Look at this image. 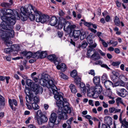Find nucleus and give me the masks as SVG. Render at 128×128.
I'll return each instance as SVG.
<instances>
[{"label": "nucleus", "mask_w": 128, "mask_h": 128, "mask_svg": "<svg viewBox=\"0 0 128 128\" xmlns=\"http://www.w3.org/2000/svg\"><path fill=\"white\" fill-rule=\"evenodd\" d=\"M6 15V9L0 10V16L3 22L0 26L2 28L6 30L3 31L0 30V36L2 39L4 41V43L8 46L12 45V42L10 40V38H12L14 36V31L12 30L13 25L15 23L14 16L12 18H9L4 16Z\"/></svg>", "instance_id": "1"}, {"label": "nucleus", "mask_w": 128, "mask_h": 128, "mask_svg": "<svg viewBox=\"0 0 128 128\" xmlns=\"http://www.w3.org/2000/svg\"><path fill=\"white\" fill-rule=\"evenodd\" d=\"M66 19L61 18L58 22L57 28L61 29L64 26V30L68 34H70L72 31L76 27L75 24H71L70 22L67 21L66 19H70V18L69 16L66 17Z\"/></svg>", "instance_id": "2"}, {"label": "nucleus", "mask_w": 128, "mask_h": 128, "mask_svg": "<svg viewBox=\"0 0 128 128\" xmlns=\"http://www.w3.org/2000/svg\"><path fill=\"white\" fill-rule=\"evenodd\" d=\"M52 89L53 92V93L54 94V98L57 101L56 102V105L59 108L60 107H62L64 106L63 102H64L65 104L68 103V102L66 98H64L63 95V94L61 92H58L57 91V88L56 87V88H53Z\"/></svg>", "instance_id": "3"}, {"label": "nucleus", "mask_w": 128, "mask_h": 128, "mask_svg": "<svg viewBox=\"0 0 128 128\" xmlns=\"http://www.w3.org/2000/svg\"><path fill=\"white\" fill-rule=\"evenodd\" d=\"M31 89L32 91L31 92L30 89L28 88H26L25 89V92L28 96H30L31 97H33L34 96V94L36 95L38 93L42 94L43 91L42 87L38 84H33Z\"/></svg>", "instance_id": "4"}, {"label": "nucleus", "mask_w": 128, "mask_h": 128, "mask_svg": "<svg viewBox=\"0 0 128 128\" xmlns=\"http://www.w3.org/2000/svg\"><path fill=\"white\" fill-rule=\"evenodd\" d=\"M39 82L42 86H47L48 87L51 89L53 88H56V86L55 85L56 82L54 79L50 80L48 81L42 78L40 79ZM53 88L54 89V88Z\"/></svg>", "instance_id": "5"}, {"label": "nucleus", "mask_w": 128, "mask_h": 128, "mask_svg": "<svg viewBox=\"0 0 128 128\" xmlns=\"http://www.w3.org/2000/svg\"><path fill=\"white\" fill-rule=\"evenodd\" d=\"M24 12H25L27 14L32 13L33 12L34 13L35 12H36L37 10L36 8L33 6L31 4L26 6H25V8H24Z\"/></svg>", "instance_id": "6"}, {"label": "nucleus", "mask_w": 128, "mask_h": 128, "mask_svg": "<svg viewBox=\"0 0 128 128\" xmlns=\"http://www.w3.org/2000/svg\"><path fill=\"white\" fill-rule=\"evenodd\" d=\"M47 55L46 51L40 52L38 51L34 53L33 55V57L35 58H42L46 57Z\"/></svg>", "instance_id": "7"}, {"label": "nucleus", "mask_w": 128, "mask_h": 128, "mask_svg": "<svg viewBox=\"0 0 128 128\" xmlns=\"http://www.w3.org/2000/svg\"><path fill=\"white\" fill-rule=\"evenodd\" d=\"M116 93L118 96L123 98L125 97L128 95V92L127 90L123 88L117 89Z\"/></svg>", "instance_id": "8"}, {"label": "nucleus", "mask_w": 128, "mask_h": 128, "mask_svg": "<svg viewBox=\"0 0 128 128\" xmlns=\"http://www.w3.org/2000/svg\"><path fill=\"white\" fill-rule=\"evenodd\" d=\"M6 15H11L12 16L10 18H12L13 16H14L16 21V18H15L14 16H17L18 17H19V14L17 11L14 10H12L11 9H6Z\"/></svg>", "instance_id": "9"}, {"label": "nucleus", "mask_w": 128, "mask_h": 128, "mask_svg": "<svg viewBox=\"0 0 128 128\" xmlns=\"http://www.w3.org/2000/svg\"><path fill=\"white\" fill-rule=\"evenodd\" d=\"M86 90L88 92V95L89 96H93L95 94L94 87L91 86L90 87L89 85L88 84H86Z\"/></svg>", "instance_id": "10"}, {"label": "nucleus", "mask_w": 128, "mask_h": 128, "mask_svg": "<svg viewBox=\"0 0 128 128\" xmlns=\"http://www.w3.org/2000/svg\"><path fill=\"white\" fill-rule=\"evenodd\" d=\"M20 10L21 12L20 13V18L21 20L23 21H24L26 20L28 18V14L27 15L26 14L24 11V8L22 7L20 8Z\"/></svg>", "instance_id": "11"}, {"label": "nucleus", "mask_w": 128, "mask_h": 128, "mask_svg": "<svg viewBox=\"0 0 128 128\" xmlns=\"http://www.w3.org/2000/svg\"><path fill=\"white\" fill-rule=\"evenodd\" d=\"M58 114L59 115L58 118L60 120H66L68 119V116L67 114L64 112H63L62 111H58Z\"/></svg>", "instance_id": "12"}, {"label": "nucleus", "mask_w": 128, "mask_h": 128, "mask_svg": "<svg viewBox=\"0 0 128 128\" xmlns=\"http://www.w3.org/2000/svg\"><path fill=\"white\" fill-rule=\"evenodd\" d=\"M74 29L72 31H73L72 35L73 37L74 40V41H76L79 39V36L81 34V32L80 30L74 31ZM69 34L70 35H71V34Z\"/></svg>", "instance_id": "13"}, {"label": "nucleus", "mask_w": 128, "mask_h": 128, "mask_svg": "<svg viewBox=\"0 0 128 128\" xmlns=\"http://www.w3.org/2000/svg\"><path fill=\"white\" fill-rule=\"evenodd\" d=\"M47 58L51 62H53L56 65L58 64L59 62L57 61V58L55 54H51L47 56Z\"/></svg>", "instance_id": "14"}, {"label": "nucleus", "mask_w": 128, "mask_h": 128, "mask_svg": "<svg viewBox=\"0 0 128 128\" xmlns=\"http://www.w3.org/2000/svg\"><path fill=\"white\" fill-rule=\"evenodd\" d=\"M40 125H41L42 123L47 122L48 120L47 117L44 114L36 120Z\"/></svg>", "instance_id": "15"}, {"label": "nucleus", "mask_w": 128, "mask_h": 128, "mask_svg": "<svg viewBox=\"0 0 128 128\" xmlns=\"http://www.w3.org/2000/svg\"><path fill=\"white\" fill-rule=\"evenodd\" d=\"M35 14L36 18V21L38 22H41V20L42 18V14L41 12L37 10L34 13Z\"/></svg>", "instance_id": "16"}, {"label": "nucleus", "mask_w": 128, "mask_h": 128, "mask_svg": "<svg viewBox=\"0 0 128 128\" xmlns=\"http://www.w3.org/2000/svg\"><path fill=\"white\" fill-rule=\"evenodd\" d=\"M96 44L95 43L92 45L88 46L89 47V49L88 50L86 54L88 57L90 58V56H91L90 55V54H92L91 53L92 51H93L94 50L93 48H95L96 46Z\"/></svg>", "instance_id": "17"}, {"label": "nucleus", "mask_w": 128, "mask_h": 128, "mask_svg": "<svg viewBox=\"0 0 128 128\" xmlns=\"http://www.w3.org/2000/svg\"><path fill=\"white\" fill-rule=\"evenodd\" d=\"M64 104V106L62 107H60V108H60L61 109H62V108H64V110L65 112V113H68L70 114L71 113V108H70L69 106H68V103H66V104H67L65 106L64 104V103H65L64 102H63Z\"/></svg>", "instance_id": "18"}, {"label": "nucleus", "mask_w": 128, "mask_h": 128, "mask_svg": "<svg viewBox=\"0 0 128 128\" xmlns=\"http://www.w3.org/2000/svg\"><path fill=\"white\" fill-rule=\"evenodd\" d=\"M58 20L57 18L55 16L52 17L50 20V24L52 26H55L58 23Z\"/></svg>", "instance_id": "19"}, {"label": "nucleus", "mask_w": 128, "mask_h": 128, "mask_svg": "<svg viewBox=\"0 0 128 128\" xmlns=\"http://www.w3.org/2000/svg\"><path fill=\"white\" fill-rule=\"evenodd\" d=\"M95 93L100 94L102 91V88L99 85H96L94 87Z\"/></svg>", "instance_id": "20"}, {"label": "nucleus", "mask_w": 128, "mask_h": 128, "mask_svg": "<svg viewBox=\"0 0 128 128\" xmlns=\"http://www.w3.org/2000/svg\"><path fill=\"white\" fill-rule=\"evenodd\" d=\"M114 22L115 24L117 26H119L120 25V23L122 26H124L123 23L122 22H120V19L117 16L115 17L114 20Z\"/></svg>", "instance_id": "21"}, {"label": "nucleus", "mask_w": 128, "mask_h": 128, "mask_svg": "<svg viewBox=\"0 0 128 128\" xmlns=\"http://www.w3.org/2000/svg\"><path fill=\"white\" fill-rule=\"evenodd\" d=\"M90 58L91 59L94 60H96L99 59L100 58V56L98 53L95 52L92 55Z\"/></svg>", "instance_id": "22"}, {"label": "nucleus", "mask_w": 128, "mask_h": 128, "mask_svg": "<svg viewBox=\"0 0 128 128\" xmlns=\"http://www.w3.org/2000/svg\"><path fill=\"white\" fill-rule=\"evenodd\" d=\"M119 76V74L118 72L114 71H112V81L115 82L117 80Z\"/></svg>", "instance_id": "23"}, {"label": "nucleus", "mask_w": 128, "mask_h": 128, "mask_svg": "<svg viewBox=\"0 0 128 128\" xmlns=\"http://www.w3.org/2000/svg\"><path fill=\"white\" fill-rule=\"evenodd\" d=\"M56 67L58 70H60L62 72L64 71L66 69V65L64 63H62L59 65H57Z\"/></svg>", "instance_id": "24"}, {"label": "nucleus", "mask_w": 128, "mask_h": 128, "mask_svg": "<svg viewBox=\"0 0 128 128\" xmlns=\"http://www.w3.org/2000/svg\"><path fill=\"white\" fill-rule=\"evenodd\" d=\"M57 117V114L54 112L51 114L50 118V121L56 122Z\"/></svg>", "instance_id": "25"}, {"label": "nucleus", "mask_w": 128, "mask_h": 128, "mask_svg": "<svg viewBox=\"0 0 128 128\" xmlns=\"http://www.w3.org/2000/svg\"><path fill=\"white\" fill-rule=\"evenodd\" d=\"M11 49L12 52H15V53L17 54L18 52L20 50V46L17 44L13 45L12 46Z\"/></svg>", "instance_id": "26"}, {"label": "nucleus", "mask_w": 128, "mask_h": 128, "mask_svg": "<svg viewBox=\"0 0 128 128\" xmlns=\"http://www.w3.org/2000/svg\"><path fill=\"white\" fill-rule=\"evenodd\" d=\"M104 84L106 89L110 90H111L110 88V86H111L112 84V82L109 80H106L104 82Z\"/></svg>", "instance_id": "27"}, {"label": "nucleus", "mask_w": 128, "mask_h": 128, "mask_svg": "<svg viewBox=\"0 0 128 128\" xmlns=\"http://www.w3.org/2000/svg\"><path fill=\"white\" fill-rule=\"evenodd\" d=\"M42 18L41 20V22L44 23L45 22H48L49 20V16H46L44 14H42Z\"/></svg>", "instance_id": "28"}, {"label": "nucleus", "mask_w": 128, "mask_h": 128, "mask_svg": "<svg viewBox=\"0 0 128 128\" xmlns=\"http://www.w3.org/2000/svg\"><path fill=\"white\" fill-rule=\"evenodd\" d=\"M93 81L94 83L96 85H99L100 83V78L98 76L94 77L93 78Z\"/></svg>", "instance_id": "29"}, {"label": "nucleus", "mask_w": 128, "mask_h": 128, "mask_svg": "<svg viewBox=\"0 0 128 128\" xmlns=\"http://www.w3.org/2000/svg\"><path fill=\"white\" fill-rule=\"evenodd\" d=\"M70 88L72 93L75 94L77 92L75 86L73 84H70Z\"/></svg>", "instance_id": "30"}, {"label": "nucleus", "mask_w": 128, "mask_h": 128, "mask_svg": "<svg viewBox=\"0 0 128 128\" xmlns=\"http://www.w3.org/2000/svg\"><path fill=\"white\" fill-rule=\"evenodd\" d=\"M80 87L82 92L84 93H86V86L85 87V84L83 83H80Z\"/></svg>", "instance_id": "31"}, {"label": "nucleus", "mask_w": 128, "mask_h": 128, "mask_svg": "<svg viewBox=\"0 0 128 128\" xmlns=\"http://www.w3.org/2000/svg\"><path fill=\"white\" fill-rule=\"evenodd\" d=\"M105 120L106 121V122L111 125L112 124V118L111 117L109 116H106L104 118Z\"/></svg>", "instance_id": "32"}, {"label": "nucleus", "mask_w": 128, "mask_h": 128, "mask_svg": "<svg viewBox=\"0 0 128 128\" xmlns=\"http://www.w3.org/2000/svg\"><path fill=\"white\" fill-rule=\"evenodd\" d=\"M116 101L118 106L120 104H121L124 105V104L123 102V101L121 98L118 97L116 98Z\"/></svg>", "instance_id": "33"}, {"label": "nucleus", "mask_w": 128, "mask_h": 128, "mask_svg": "<svg viewBox=\"0 0 128 128\" xmlns=\"http://www.w3.org/2000/svg\"><path fill=\"white\" fill-rule=\"evenodd\" d=\"M44 114H43L41 111L40 110H38L36 114V120L38 118H39L43 115Z\"/></svg>", "instance_id": "34"}, {"label": "nucleus", "mask_w": 128, "mask_h": 128, "mask_svg": "<svg viewBox=\"0 0 128 128\" xmlns=\"http://www.w3.org/2000/svg\"><path fill=\"white\" fill-rule=\"evenodd\" d=\"M0 102L2 104V106H4L5 104V101L4 98L0 94Z\"/></svg>", "instance_id": "35"}, {"label": "nucleus", "mask_w": 128, "mask_h": 128, "mask_svg": "<svg viewBox=\"0 0 128 128\" xmlns=\"http://www.w3.org/2000/svg\"><path fill=\"white\" fill-rule=\"evenodd\" d=\"M120 77L121 79V80L122 81L123 80L126 82H128V79L127 77L125 76L124 75H122Z\"/></svg>", "instance_id": "36"}, {"label": "nucleus", "mask_w": 128, "mask_h": 128, "mask_svg": "<svg viewBox=\"0 0 128 128\" xmlns=\"http://www.w3.org/2000/svg\"><path fill=\"white\" fill-rule=\"evenodd\" d=\"M8 102L9 105L12 109L13 110H16L15 108H14L13 106L12 100L11 99H9Z\"/></svg>", "instance_id": "37"}, {"label": "nucleus", "mask_w": 128, "mask_h": 128, "mask_svg": "<svg viewBox=\"0 0 128 128\" xmlns=\"http://www.w3.org/2000/svg\"><path fill=\"white\" fill-rule=\"evenodd\" d=\"M81 80L80 78L79 77L77 76L75 78L74 82L76 84H79L81 83Z\"/></svg>", "instance_id": "38"}, {"label": "nucleus", "mask_w": 128, "mask_h": 128, "mask_svg": "<svg viewBox=\"0 0 128 128\" xmlns=\"http://www.w3.org/2000/svg\"><path fill=\"white\" fill-rule=\"evenodd\" d=\"M28 18L30 19L31 21L34 20L35 19V16L32 13L28 14Z\"/></svg>", "instance_id": "39"}, {"label": "nucleus", "mask_w": 128, "mask_h": 128, "mask_svg": "<svg viewBox=\"0 0 128 128\" xmlns=\"http://www.w3.org/2000/svg\"><path fill=\"white\" fill-rule=\"evenodd\" d=\"M32 106L33 109L34 110H37L39 108V107L38 105L36 103H32Z\"/></svg>", "instance_id": "40"}, {"label": "nucleus", "mask_w": 128, "mask_h": 128, "mask_svg": "<svg viewBox=\"0 0 128 128\" xmlns=\"http://www.w3.org/2000/svg\"><path fill=\"white\" fill-rule=\"evenodd\" d=\"M114 32H116V34L118 35H120L121 34V32L119 31V29L117 27H115L114 28Z\"/></svg>", "instance_id": "41"}, {"label": "nucleus", "mask_w": 128, "mask_h": 128, "mask_svg": "<svg viewBox=\"0 0 128 128\" xmlns=\"http://www.w3.org/2000/svg\"><path fill=\"white\" fill-rule=\"evenodd\" d=\"M81 35L80 36V39L81 40H83L86 37V34L84 32L81 33Z\"/></svg>", "instance_id": "42"}, {"label": "nucleus", "mask_w": 128, "mask_h": 128, "mask_svg": "<svg viewBox=\"0 0 128 128\" xmlns=\"http://www.w3.org/2000/svg\"><path fill=\"white\" fill-rule=\"evenodd\" d=\"M10 5V4L6 2H3L1 4V6L2 7L5 8L9 7Z\"/></svg>", "instance_id": "43"}, {"label": "nucleus", "mask_w": 128, "mask_h": 128, "mask_svg": "<svg viewBox=\"0 0 128 128\" xmlns=\"http://www.w3.org/2000/svg\"><path fill=\"white\" fill-rule=\"evenodd\" d=\"M28 98H27L26 96V99L27 102L29 104H31L32 103L31 101L32 98H33V97H31L30 96H28Z\"/></svg>", "instance_id": "44"}, {"label": "nucleus", "mask_w": 128, "mask_h": 128, "mask_svg": "<svg viewBox=\"0 0 128 128\" xmlns=\"http://www.w3.org/2000/svg\"><path fill=\"white\" fill-rule=\"evenodd\" d=\"M59 75L61 78L63 79H66L68 78L67 76L62 72L60 73Z\"/></svg>", "instance_id": "45"}, {"label": "nucleus", "mask_w": 128, "mask_h": 128, "mask_svg": "<svg viewBox=\"0 0 128 128\" xmlns=\"http://www.w3.org/2000/svg\"><path fill=\"white\" fill-rule=\"evenodd\" d=\"M77 75V74L76 70H73L71 72L70 74L71 76L73 78H74Z\"/></svg>", "instance_id": "46"}, {"label": "nucleus", "mask_w": 128, "mask_h": 128, "mask_svg": "<svg viewBox=\"0 0 128 128\" xmlns=\"http://www.w3.org/2000/svg\"><path fill=\"white\" fill-rule=\"evenodd\" d=\"M4 52L6 54H9L12 52L11 48H8L5 49L4 50Z\"/></svg>", "instance_id": "47"}, {"label": "nucleus", "mask_w": 128, "mask_h": 128, "mask_svg": "<svg viewBox=\"0 0 128 128\" xmlns=\"http://www.w3.org/2000/svg\"><path fill=\"white\" fill-rule=\"evenodd\" d=\"M100 40L102 42V44L104 47L106 48L108 47V44L107 43L105 42L100 37Z\"/></svg>", "instance_id": "48"}, {"label": "nucleus", "mask_w": 128, "mask_h": 128, "mask_svg": "<svg viewBox=\"0 0 128 128\" xmlns=\"http://www.w3.org/2000/svg\"><path fill=\"white\" fill-rule=\"evenodd\" d=\"M88 44L86 41H83L82 42V44H81L82 48H86L88 46Z\"/></svg>", "instance_id": "49"}, {"label": "nucleus", "mask_w": 128, "mask_h": 128, "mask_svg": "<svg viewBox=\"0 0 128 128\" xmlns=\"http://www.w3.org/2000/svg\"><path fill=\"white\" fill-rule=\"evenodd\" d=\"M32 55V53L31 52H28L26 55V58L28 59H29Z\"/></svg>", "instance_id": "50"}, {"label": "nucleus", "mask_w": 128, "mask_h": 128, "mask_svg": "<svg viewBox=\"0 0 128 128\" xmlns=\"http://www.w3.org/2000/svg\"><path fill=\"white\" fill-rule=\"evenodd\" d=\"M55 122H56L50 121V122H48V124L49 127L50 128H53L55 124Z\"/></svg>", "instance_id": "51"}, {"label": "nucleus", "mask_w": 128, "mask_h": 128, "mask_svg": "<svg viewBox=\"0 0 128 128\" xmlns=\"http://www.w3.org/2000/svg\"><path fill=\"white\" fill-rule=\"evenodd\" d=\"M73 117H71L66 122V123L68 125H70L71 124L73 120Z\"/></svg>", "instance_id": "52"}, {"label": "nucleus", "mask_w": 128, "mask_h": 128, "mask_svg": "<svg viewBox=\"0 0 128 128\" xmlns=\"http://www.w3.org/2000/svg\"><path fill=\"white\" fill-rule=\"evenodd\" d=\"M121 110L120 109H117L114 108L112 107V113H116L118 112H120Z\"/></svg>", "instance_id": "53"}, {"label": "nucleus", "mask_w": 128, "mask_h": 128, "mask_svg": "<svg viewBox=\"0 0 128 128\" xmlns=\"http://www.w3.org/2000/svg\"><path fill=\"white\" fill-rule=\"evenodd\" d=\"M34 94V96L33 97L34 99L33 100L34 102V103H37L39 100V98L38 97L36 96Z\"/></svg>", "instance_id": "54"}, {"label": "nucleus", "mask_w": 128, "mask_h": 128, "mask_svg": "<svg viewBox=\"0 0 128 128\" xmlns=\"http://www.w3.org/2000/svg\"><path fill=\"white\" fill-rule=\"evenodd\" d=\"M119 81L120 83V86L125 87L127 82H124L122 80H119Z\"/></svg>", "instance_id": "55"}, {"label": "nucleus", "mask_w": 128, "mask_h": 128, "mask_svg": "<svg viewBox=\"0 0 128 128\" xmlns=\"http://www.w3.org/2000/svg\"><path fill=\"white\" fill-rule=\"evenodd\" d=\"M49 76L48 74H44L42 76V78L48 81L50 80L48 78Z\"/></svg>", "instance_id": "56"}, {"label": "nucleus", "mask_w": 128, "mask_h": 128, "mask_svg": "<svg viewBox=\"0 0 128 128\" xmlns=\"http://www.w3.org/2000/svg\"><path fill=\"white\" fill-rule=\"evenodd\" d=\"M19 98L20 105L22 106H23L24 105V103L22 97L20 96H19Z\"/></svg>", "instance_id": "57"}, {"label": "nucleus", "mask_w": 128, "mask_h": 128, "mask_svg": "<svg viewBox=\"0 0 128 128\" xmlns=\"http://www.w3.org/2000/svg\"><path fill=\"white\" fill-rule=\"evenodd\" d=\"M26 82V84L29 86H31L32 84L31 80L29 79H27Z\"/></svg>", "instance_id": "58"}, {"label": "nucleus", "mask_w": 128, "mask_h": 128, "mask_svg": "<svg viewBox=\"0 0 128 128\" xmlns=\"http://www.w3.org/2000/svg\"><path fill=\"white\" fill-rule=\"evenodd\" d=\"M121 62H112V66H118L120 64Z\"/></svg>", "instance_id": "59"}, {"label": "nucleus", "mask_w": 128, "mask_h": 128, "mask_svg": "<svg viewBox=\"0 0 128 128\" xmlns=\"http://www.w3.org/2000/svg\"><path fill=\"white\" fill-rule=\"evenodd\" d=\"M60 16H63L65 15V13L62 10H60L58 13Z\"/></svg>", "instance_id": "60"}, {"label": "nucleus", "mask_w": 128, "mask_h": 128, "mask_svg": "<svg viewBox=\"0 0 128 128\" xmlns=\"http://www.w3.org/2000/svg\"><path fill=\"white\" fill-rule=\"evenodd\" d=\"M83 24L85 25L88 27H90L91 25V22H88L85 21H84Z\"/></svg>", "instance_id": "61"}, {"label": "nucleus", "mask_w": 128, "mask_h": 128, "mask_svg": "<svg viewBox=\"0 0 128 128\" xmlns=\"http://www.w3.org/2000/svg\"><path fill=\"white\" fill-rule=\"evenodd\" d=\"M107 77L106 75L105 74H104L102 77V80L106 81L107 80Z\"/></svg>", "instance_id": "62"}, {"label": "nucleus", "mask_w": 128, "mask_h": 128, "mask_svg": "<svg viewBox=\"0 0 128 128\" xmlns=\"http://www.w3.org/2000/svg\"><path fill=\"white\" fill-rule=\"evenodd\" d=\"M114 50L115 52L117 54H119L120 52V50L118 48H115L114 49V48H112V51Z\"/></svg>", "instance_id": "63"}, {"label": "nucleus", "mask_w": 128, "mask_h": 128, "mask_svg": "<svg viewBox=\"0 0 128 128\" xmlns=\"http://www.w3.org/2000/svg\"><path fill=\"white\" fill-rule=\"evenodd\" d=\"M93 38V36H92V34H90L88 36H87V40H88H88H92V39Z\"/></svg>", "instance_id": "64"}]
</instances>
